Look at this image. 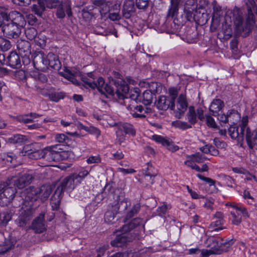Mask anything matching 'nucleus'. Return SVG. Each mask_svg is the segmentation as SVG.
<instances>
[{
  "instance_id": "9d476101",
  "label": "nucleus",
  "mask_w": 257,
  "mask_h": 257,
  "mask_svg": "<svg viewBox=\"0 0 257 257\" xmlns=\"http://www.w3.org/2000/svg\"><path fill=\"white\" fill-rule=\"evenodd\" d=\"M76 174H73L65 178L58 186L57 192H59V194L64 191H71L75 187L80 183V180L77 179Z\"/></svg>"
},
{
  "instance_id": "a878e982",
  "label": "nucleus",
  "mask_w": 257,
  "mask_h": 257,
  "mask_svg": "<svg viewBox=\"0 0 257 257\" xmlns=\"http://www.w3.org/2000/svg\"><path fill=\"white\" fill-rule=\"evenodd\" d=\"M40 116V115L36 113L31 112L29 113L19 114L15 116L16 120L20 122L28 123L33 122V119Z\"/></svg>"
},
{
  "instance_id": "f8f14e48",
  "label": "nucleus",
  "mask_w": 257,
  "mask_h": 257,
  "mask_svg": "<svg viewBox=\"0 0 257 257\" xmlns=\"http://www.w3.org/2000/svg\"><path fill=\"white\" fill-rule=\"evenodd\" d=\"M47 55L44 53L39 52L33 58V62L34 67L38 70L45 71L48 69Z\"/></svg>"
},
{
  "instance_id": "ea45409f",
  "label": "nucleus",
  "mask_w": 257,
  "mask_h": 257,
  "mask_svg": "<svg viewBox=\"0 0 257 257\" xmlns=\"http://www.w3.org/2000/svg\"><path fill=\"white\" fill-rule=\"evenodd\" d=\"M154 94L149 90L145 91L142 95V102L146 105H150L153 101Z\"/></svg>"
},
{
  "instance_id": "7ed1b4c3",
  "label": "nucleus",
  "mask_w": 257,
  "mask_h": 257,
  "mask_svg": "<svg viewBox=\"0 0 257 257\" xmlns=\"http://www.w3.org/2000/svg\"><path fill=\"white\" fill-rule=\"evenodd\" d=\"M246 5L248 11L246 21L244 22L242 17L239 15L236 17L234 21L237 32L240 34L243 33V37H246L248 35L255 23V17L252 10L256 8L254 0H247Z\"/></svg>"
},
{
  "instance_id": "bf43d9fd",
  "label": "nucleus",
  "mask_w": 257,
  "mask_h": 257,
  "mask_svg": "<svg viewBox=\"0 0 257 257\" xmlns=\"http://www.w3.org/2000/svg\"><path fill=\"white\" fill-rule=\"evenodd\" d=\"M136 6L139 9H145L148 7L149 0H136Z\"/></svg>"
},
{
  "instance_id": "5fc2aeb1",
  "label": "nucleus",
  "mask_w": 257,
  "mask_h": 257,
  "mask_svg": "<svg viewBox=\"0 0 257 257\" xmlns=\"http://www.w3.org/2000/svg\"><path fill=\"white\" fill-rule=\"evenodd\" d=\"M83 128L89 133L95 135L97 137L99 136L100 135V131L99 130L94 126H83Z\"/></svg>"
},
{
  "instance_id": "8fccbe9b",
  "label": "nucleus",
  "mask_w": 257,
  "mask_h": 257,
  "mask_svg": "<svg viewBox=\"0 0 257 257\" xmlns=\"http://www.w3.org/2000/svg\"><path fill=\"white\" fill-rule=\"evenodd\" d=\"M60 200L59 196L56 197L55 195L52 196L51 198V205L53 210H57L60 205Z\"/></svg>"
},
{
  "instance_id": "cd10ccee",
  "label": "nucleus",
  "mask_w": 257,
  "mask_h": 257,
  "mask_svg": "<svg viewBox=\"0 0 257 257\" xmlns=\"http://www.w3.org/2000/svg\"><path fill=\"white\" fill-rule=\"evenodd\" d=\"M224 106V102L220 99H214L209 107V111L212 113L214 116L218 114V112Z\"/></svg>"
},
{
  "instance_id": "052dcab7",
  "label": "nucleus",
  "mask_w": 257,
  "mask_h": 257,
  "mask_svg": "<svg viewBox=\"0 0 257 257\" xmlns=\"http://www.w3.org/2000/svg\"><path fill=\"white\" fill-rule=\"evenodd\" d=\"M86 162L90 164L93 163H100L101 162V158L99 156H91L86 160Z\"/></svg>"
},
{
  "instance_id": "c756f323",
  "label": "nucleus",
  "mask_w": 257,
  "mask_h": 257,
  "mask_svg": "<svg viewBox=\"0 0 257 257\" xmlns=\"http://www.w3.org/2000/svg\"><path fill=\"white\" fill-rule=\"evenodd\" d=\"M115 124H116L119 130L123 131L126 134L133 136L136 135V130L131 123L119 122L115 123Z\"/></svg>"
},
{
  "instance_id": "9b49d317",
  "label": "nucleus",
  "mask_w": 257,
  "mask_h": 257,
  "mask_svg": "<svg viewBox=\"0 0 257 257\" xmlns=\"http://www.w3.org/2000/svg\"><path fill=\"white\" fill-rule=\"evenodd\" d=\"M35 177L34 175L29 172L20 173L18 176L13 177L12 182L14 185L18 189H22L30 184Z\"/></svg>"
},
{
  "instance_id": "6ab92c4d",
  "label": "nucleus",
  "mask_w": 257,
  "mask_h": 257,
  "mask_svg": "<svg viewBox=\"0 0 257 257\" xmlns=\"http://www.w3.org/2000/svg\"><path fill=\"white\" fill-rule=\"evenodd\" d=\"M97 82L98 83L96 88L101 93L105 95H110L111 96L114 95L116 93L114 92L113 88L108 84H105L104 80L103 78L99 77Z\"/></svg>"
},
{
  "instance_id": "de8ad7c7",
  "label": "nucleus",
  "mask_w": 257,
  "mask_h": 257,
  "mask_svg": "<svg viewBox=\"0 0 257 257\" xmlns=\"http://www.w3.org/2000/svg\"><path fill=\"white\" fill-rule=\"evenodd\" d=\"M189 158L192 159L193 161L198 163H202L204 162L206 159V157L203 156L200 153H197L195 154H192L189 156Z\"/></svg>"
},
{
  "instance_id": "338daca9",
  "label": "nucleus",
  "mask_w": 257,
  "mask_h": 257,
  "mask_svg": "<svg viewBox=\"0 0 257 257\" xmlns=\"http://www.w3.org/2000/svg\"><path fill=\"white\" fill-rule=\"evenodd\" d=\"M223 180L227 186L229 187H233V184H234V181L231 177L226 175L224 176L223 177Z\"/></svg>"
},
{
  "instance_id": "13d9d810",
  "label": "nucleus",
  "mask_w": 257,
  "mask_h": 257,
  "mask_svg": "<svg viewBox=\"0 0 257 257\" xmlns=\"http://www.w3.org/2000/svg\"><path fill=\"white\" fill-rule=\"evenodd\" d=\"M231 214L233 217L232 222L235 225H238L241 222V216L239 214H236L234 212H231Z\"/></svg>"
},
{
  "instance_id": "a19ab883",
  "label": "nucleus",
  "mask_w": 257,
  "mask_h": 257,
  "mask_svg": "<svg viewBox=\"0 0 257 257\" xmlns=\"http://www.w3.org/2000/svg\"><path fill=\"white\" fill-rule=\"evenodd\" d=\"M169 94L170 96L169 99L172 101L171 110H174L175 107V99L178 94V90L175 87H171L168 89Z\"/></svg>"
},
{
  "instance_id": "ddd939ff",
  "label": "nucleus",
  "mask_w": 257,
  "mask_h": 257,
  "mask_svg": "<svg viewBox=\"0 0 257 257\" xmlns=\"http://www.w3.org/2000/svg\"><path fill=\"white\" fill-rule=\"evenodd\" d=\"M3 19L7 21L11 20V22L22 28L24 27L26 24V21L24 16L21 13L17 11L12 12L9 15L7 14H4Z\"/></svg>"
},
{
  "instance_id": "f704fd0d",
  "label": "nucleus",
  "mask_w": 257,
  "mask_h": 257,
  "mask_svg": "<svg viewBox=\"0 0 257 257\" xmlns=\"http://www.w3.org/2000/svg\"><path fill=\"white\" fill-rule=\"evenodd\" d=\"M103 192L105 194L108 193L110 198L112 196L113 200L114 197H116V194H119V193L122 192L113 187L111 184H106L103 188Z\"/></svg>"
},
{
  "instance_id": "58836bf2",
  "label": "nucleus",
  "mask_w": 257,
  "mask_h": 257,
  "mask_svg": "<svg viewBox=\"0 0 257 257\" xmlns=\"http://www.w3.org/2000/svg\"><path fill=\"white\" fill-rule=\"evenodd\" d=\"M14 247V244L11 240H6L2 244H0V254L6 253Z\"/></svg>"
},
{
  "instance_id": "e2e57ef3",
  "label": "nucleus",
  "mask_w": 257,
  "mask_h": 257,
  "mask_svg": "<svg viewBox=\"0 0 257 257\" xmlns=\"http://www.w3.org/2000/svg\"><path fill=\"white\" fill-rule=\"evenodd\" d=\"M167 210V205L166 204H163V205L157 208V212L159 216H163L166 214Z\"/></svg>"
},
{
  "instance_id": "e433bc0d",
  "label": "nucleus",
  "mask_w": 257,
  "mask_h": 257,
  "mask_svg": "<svg viewBox=\"0 0 257 257\" xmlns=\"http://www.w3.org/2000/svg\"><path fill=\"white\" fill-rule=\"evenodd\" d=\"M141 208L140 203H137L134 204L131 208H130L126 212L125 219L128 220L133 217L136 215L140 211Z\"/></svg>"
},
{
  "instance_id": "c85d7f7f",
  "label": "nucleus",
  "mask_w": 257,
  "mask_h": 257,
  "mask_svg": "<svg viewBox=\"0 0 257 257\" xmlns=\"http://www.w3.org/2000/svg\"><path fill=\"white\" fill-rule=\"evenodd\" d=\"M39 198L42 201L47 200L52 193V188L50 185H42L40 188H38Z\"/></svg>"
},
{
  "instance_id": "37998d69",
  "label": "nucleus",
  "mask_w": 257,
  "mask_h": 257,
  "mask_svg": "<svg viewBox=\"0 0 257 257\" xmlns=\"http://www.w3.org/2000/svg\"><path fill=\"white\" fill-rule=\"evenodd\" d=\"M25 35L27 39H29L30 40H34L35 38H36V37L38 35L37 31V30L33 28V27H30L28 28L25 30Z\"/></svg>"
},
{
  "instance_id": "864d4df0",
  "label": "nucleus",
  "mask_w": 257,
  "mask_h": 257,
  "mask_svg": "<svg viewBox=\"0 0 257 257\" xmlns=\"http://www.w3.org/2000/svg\"><path fill=\"white\" fill-rule=\"evenodd\" d=\"M224 220L216 219V221L212 222L211 223L210 226L212 227H215L214 229V230L218 231V230H222V229L225 228V227H221L220 226L223 225L224 224Z\"/></svg>"
},
{
  "instance_id": "69168bd1",
  "label": "nucleus",
  "mask_w": 257,
  "mask_h": 257,
  "mask_svg": "<svg viewBox=\"0 0 257 257\" xmlns=\"http://www.w3.org/2000/svg\"><path fill=\"white\" fill-rule=\"evenodd\" d=\"M55 138L56 142L59 143H64L66 140L68 139L67 136L63 134H58L56 135Z\"/></svg>"
},
{
  "instance_id": "393cba45",
  "label": "nucleus",
  "mask_w": 257,
  "mask_h": 257,
  "mask_svg": "<svg viewBox=\"0 0 257 257\" xmlns=\"http://www.w3.org/2000/svg\"><path fill=\"white\" fill-rule=\"evenodd\" d=\"M7 62L12 68H18L21 66L19 55L16 52H11L7 57Z\"/></svg>"
},
{
  "instance_id": "603ef678",
  "label": "nucleus",
  "mask_w": 257,
  "mask_h": 257,
  "mask_svg": "<svg viewBox=\"0 0 257 257\" xmlns=\"http://www.w3.org/2000/svg\"><path fill=\"white\" fill-rule=\"evenodd\" d=\"M174 125L180 129L186 130L188 128H191V125L188 124L187 122L182 121H176L174 122Z\"/></svg>"
},
{
  "instance_id": "1a4fd4ad",
  "label": "nucleus",
  "mask_w": 257,
  "mask_h": 257,
  "mask_svg": "<svg viewBox=\"0 0 257 257\" xmlns=\"http://www.w3.org/2000/svg\"><path fill=\"white\" fill-rule=\"evenodd\" d=\"M17 47L20 55L22 58L23 63L25 65L30 64L33 58L30 43L24 40H18L17 42Z\"/></svg>"
},
{
  "instance_id": "72a5a7b5",
  "label": "nucleus",
  "mask_w": 257,
  "mask_h": 257,
  "mask_svg": "<svg viewBox=\"0 0 257 257\" xmlns=\"http://www.w3.org/2000/svg\"><path fill=\"white\" fill-rule=\"evenodd\" d=\"M27 140V138L26 136L20 134L14 135L8 139L9 143L18 145H22L25 143Z\"/></svg>"
},
{
  "instance_id": "79ce46f5",
  "label": "nucleus",
  "mask_w": 257,
  "mask_h": 257,
  "mask_svg": "<svg viewBox=\"0 0 257 257\" xmlns=\"http://www.w3.org/2000/svg\"><path fill=\"white\" fill-rule=\"evenodd\" d=\"M81 80L84 83L86 87H89L92 89H95L96 88L97 86L98 83L97 80L95 81L94 80L91 79L85 76H82L81 77Z\"/></svg>"
},
{
  "instance_id": "680f3d73",
  "label": "nucleus",
  "mask_w": 257,
  "mask_h": 257,
  "mask_svg": "<svg viewBox=\"0 0 257 257\" xmlns=\"http://www.w3.org/2000/svg\"><path fill=\"white\" fill-rule=\"evenodd\" d=\"M12 218L11 215L8 212H4L0 215V219L4 224H6Z\"/></svg>"
},
{
  "instance_id": "4c0bfd02",
  "label": "nucleus",
  "mask_w": 257,
  "mask_h": 257,
  "mask_svg": "<svg viewBox=\"0 0 257 257\" xmlns=\"http://www.w3.org/2000/svg\"><path fill=\"white\" fill-rule=\"evenodd\" d=\"M181 0H171V6L168 11V16L173 17L179 10V5Z\"/></svg>"
},
{
  "instance_id": "09e8293b",
  "label": "nucleus",
  "mask_w": 257,
  "mask_h": 257,
  "mask_svg": "<svg viewBox=\"0 0 257 257\" xmlns=\"http://www.w3.org/2000/svg\"><path fill=\"white\" fill-rule=\"evenodd\" d=\"M197 176L200 179L208 183L209 184L210 186H213V187L214 188V191H217V188L216 187L215 185V180H214L210 178L204 177L200 174H197Z\"/></svg>"
},
{
  "instance_id": "c03bdc74",
  "label": "nucleus",
  "mask_w": 257,
  "mask_h": 257,
  "mask_svg": "<svg viewBox=\"0 0 257 257\" xmlns=\"http://www.w3.org/2000/svg\"><path fill=\"white\" fill-rule=\"evenodd\" d=\"M34 40L37 45L43 48L46 45V37L45 35L40 33L37 35Z\"/></svg>"
},
{
  "instance_id": "4d7b16f0",
  "label": "nucleus",
  "mask_w": 257,
  "mask_h": 257,
  "mask_svg": "<svg viewBox=\"0 0 257 257\" xmlns=\"http://www.w3.org/2000/svg\"><path fill=\"white\" fill-rule=\"evenodd\" d=\"M206 121L207 126L212 128L217 127V124L214 119L212 116L209 115H206Z\"/></svg>"
},
{
  "instance_id": "473e14b6",
  "label": "nucleus",
  "mask_w": 257,
  "mask_h": 257,
  "mask_svg": "<svg viewBox=\"0 0 257 257\" xmlns=\"http://www.w3.org/2000/svg\"><path fill=\"white\" fill-rule=\"evenodd\" d=\"M48 68L51 67L56 70H58L60 68V62L57 57L52 53H49L47 55Z\"/></svg>"
},
{
  "instance_id": "20e7f679",
  "label": "nucleus",
  "mask_w": 257,
  "mask_h": 257,
  "mask_svg": "<svg viewBox=\"0 0 257 257\" xmlns=\"http://www.w3.org/2000/svg\"><path fill=\"white\" fill-rule=\"evenodd\" d=\"M233 243L232 239H224L217 236H209L205 241L206 246L214 254H220L227 251Z\"/></svg>"
},
{
  "instance_id": "39448f33",
  "label": "nucleus",
  "mask_w": 257,
  "mask_h": 257,
  "mask_svg": "<svg viewBox=\"0 0 257 257\" xmlns=\"http://www.w3.org/2000/svg\"><path fill=\"white\" fill-rule=\"evenodd\" d=\"M46 8L56 9V15L59 19H63L66 14L68 17L72 16L71 2L69 0H44Z\"/></svg>"
},
{
  "instance_id": "5701e85b",
  "label": "nucleus",
  "mask_w": 257,
  "mask_h": 257,
  "mask_svg": "<svg viewBox=\"0 0 257 257\" xmlns=\"http://www.w3.org/2000/svg\"><path fill=\"white\" fill-rule=\"evenodd\" d=\"M93 4L95 7H99V12L102 17H105L110 11L111 3L105 0H95L93 2Z\"/></svg>"
},
{
  "instance_id": "4be33fe9",
  "label": "nucleus",
  "mask_w": 257,
  "mask_h": 257,
  "mask_svg": "<svg viewBox=\"0 0 257 257\" xmlns=\"http://www.w3.org/2000/svg\"><path fill=\"white\" fill-rule=\"evenodd\" d=\"M135 12L134 0H125L122 9V15L125 19H129Z\"/></svg>"
},
{
  "instance_id": "2f4dec72",
  "label": "nucleus",
  "mask_w": 257,
  "mask_h": 257,
  "mask_svg": "<svg viewBox=\"0 0 257 257\" xmlns=\"http://www.w3.org/2000/svg\"><path fill=\"white\" fill-rule=\"evenodd\" d=\"M177 108L180 114L183 113L186 110L188 103L186 100V96L183 94H181L177 99Z\"/></svg>"
},
{
  "instance_id": "bb28decb",
  "label": "nucleus",
  "mask_w": 257,
  "mask_h": 257,
  "mask_svg": "<svg viewBox=\"0 0 257 257\" xmlns=\"http://www.w3.org/2000/svg\"><path fill=\"white\" fill-rule=\"evenodd\" d=\"M228 133L233 139H237L238 141L243 140L244 134L243 131L240 129L239 132V128L236 126H231L228 129Z\"/></svg>"
},
{
  "instance_id": "f257e3e1",
  "label": "nucleus",
  "mask_w": 257,
  "mask_h": 257,
  "mask_svg": "<svg viewBox=\"0 0 257 257\" xmlns=\"http://www.w3.org/2000/svg\"><path fill=\"white\" fill-rule=\"evenodd\" d=\"M26 194L25 200L22 199L21 210L18 219V224L21 227L25 226L30 222L35 210L33 201H37L40 197L38 188L34 186L28 187Z\"/></svg>"
},
{
  "instance_id": "dca6fc26",
  "label": "nucleus",
  "mask_w": 257,
  "mask_h": 257,
  "mask_svg": "<svg viewBox=\"0 0 257 257\" xmlns=\"http://www.w3.org/2000/svg\"><path fill=\"white\" fill-rule=\"evenodd\" d=\"M35 144H31L24 147L25 156H27L30 159L37 160L43 158L42 150L38 149L35 147Z\"/></svg>"
},
{
  "instance_id": "f03ea898",
  "label": "nucleus",
  "mask_w": 257,
  "mask_h": 257,
  "mask_svg": "<svg viewBox=\"0 0 257 257\" xmlns=\"http://www.w3.org/2000/svg\"><path fill=\"white\" fill-rule=\"evenodd\" d=\"M140 225H143L144 227V221L141 218H135L128 224L124 225L119 231L121 234H117L115 238L111 241V245L115 247H121L127 241H132L138 234L134 232L136 231L135 228Z\"/></svg>"
},
{
  "instance_id": "423d86ee",
  "label": "nucleus",
  "mask_w": 257,
  "mask_h": 257,
  "mask_svg": "<svg viewBox=\"0 0 257 257\" xmlns=\"http://www.w3.org/2000/svg\"><path fill=\"white\" fill-rule=\"evenodd\" d=\"M247 116L243 117L239 124L240 129L244 133L245 132V140L248 147L257 150V131L251 132L250 128L247 126Z\"/></svg>"
},
{
  "instance_id": "a211bd4d",
  "label": "nucleus",
  "mask_w": 257,
  "mask_h": 257,
  "mask_svg": "<svg viewBox=\"0 0 257 257\" xmlns=\"http://www.w3.org/2000/svg\"><path fill=\"white\" fill-rule=\"evenodd\" d=\"M116 197H114V201L112 203H116L117 206L119 207V209H121L125 210L128 207L131 206V200L127 198L124 197L123 192L119 193V194H116Z\"/></svg>"
},
{
  "instance_id": "b1692460",
  "label": "nucleus",
  "mask_w": 257,
  "mask_h": 257,
  "mask_svg": "<svg viewBox=\"0 0 257 257\" xmlns=\"http://www.w3.org/2000/svg\"><path fill=\"white\" fill-rule=\"evenodd\" d=\"M32 227L37 233H42L45 230L44 215L41 214L34 220L32 223Z\"/></svg>"
},
{
  "instance_id": "0eeeda50",
  "label": "nucleus",
  "mask_w": 257,
  "mask_h": 257,
  "mask_svg": "<svg viewBox=\"0 0 257 257\" xmlns=\"http://www.w3.org/2000/svg\"><path fill=\"white\" fill-rule=\"evenodd\" d=\"M61 145L47 147L42 150L43 159L48 162H57L61 160V153L64 151Z\"/></svg>"
},
{
  "instance_id": "6e6552de",
  "label": "nucleus",
  "mask_w": 257,
  "mask_h": 257,
  "mask_svg": "<svg viewBox=\"0 0 257 257\" xmlns=\"http://www.w3.org/2000/svg\"><path fill=\"white\" fill-rule=\"evenodd\" d=\"M113 76L115 79H117L112 80L116 87V95L119 99H124L125 95L129 91V86L127 83L122 79V77L119 73L113 71Z\"/></svg>"
},
{
  "instance_id": "0e129e2a",
  "label": "nucleus",
  "mask_w": 257,
  "mask_h": 257,
  "mask_svg": "<svg viewBox=\"0 0 257 257\" xmlns=\"http://www.w3.org/2000/svg\"><path fill=\"white\" fill-rule=\"evenodd\" d=\"M36 0H13L14 4L19 6H28L33 1Z\"/></svg>"
},
{
  "instance_id": "774afa93",
  "label": "nucleus",
  "mask_w": 257,
  "mask_h": 257,
  "mask_svg": "<svg viewBox=\"0 0 257 257\" xmlns=\"http://www.w3.org/2000/svg\"><path fill=\"white\" fill-rule=\"evenodd\" d=\"M108 245H103L97 249V255L96 257H101L104 255L105 251L108 249Z\"/></svg>"
},
{
  "instance_id": "f3484780",
  "label": "nucleus",
  "mask_w": 257,
  "mask_h": 257,
  "mask_svg": "<svg viewBox=\"0 0 257 257\" xmlns=\"http://www.w3.org/2000/svg\"><path fill=\"white\" fill-rule=\"evenodd\" d=\"M153 138L156 142L166 147L168 150L172 152H176L179 150V147L175 145L172 141L167 138L158 135H154Z\"/></svg>"
},
{
  "instance_id": "c9c22d12",
  "label": "nucleus",
  "mask_w": 257,
  "mask_h": 257,
  "mask_svg": "<svg viewBox=\"0 0 257 257\" xmlns=\"http://www.w3.org/2000/svg\"><path fill=\"white\" fill-rule=\"evenodd\" d=\"M237 116L238 114L236 111L234 110H229L227 112L226 114H222L220 115L218 117V119L221 122L226 123L229 121L231 122V117L232 116Z\"/></svg>"
},
{
  "instance_id": "412c9836",
  "label": "nucleus",
  "mask_w": 257,
  "mask_h": 257,
  "mask_svg": "<svg viewBox=\"0 0 257 257\" xmlns=\"http://www.w3.org/2000/svg\"><path fill=\"white\" fill-rule=\"evenodd\" d=\"M172 103V101L169 99V97L161 95L157 100L155 104L159 110H166L169 108L171 109Z\"/></svg>"
},
{
  "instance_id": "2eb2a0df",
  "label": "nucleus",
  "mask_w": 257,
  "mask_h": 257,
  "mask_svg": "<svg viewBox=\"0 0 257 257\" xmlns=\"http://www.w3.org/2000/svg\"><path fill=\"white\" fill-rule=\"evenodd\" d=\"M187 117L189 122L191 124H194L197 122V118L200 120H203L204 118L203 110L201 108H198L195 110L194 106H190L189 107Z\"/></svg>"
},
{
  "instance_id": "aec40b11",
  "label": "nucleus",
  "mask_w": 257,
  "mask_h": 257,
  "mask_svg": "<svg viewBox=\"0 0 257 257\" xmlns=\"http://www.w3.org/2000/svg\"><path fill=\"white\" fill-rule=\"evenodd\" d=\"M119 207L115 203H110L108 208L104 215L105 221L108 223H112L114 222V218L118 213Z\"/></svg>"
},
{
  "instance_id": "4468645a",
  "label": "nucleus",
  "mask_w": 257,
  "mask_h": 257,
  "mask_svg": "<svg viewBox=\"0 0 257 257\" xmlns=\"http://www.w3.org/2000/svg\"><path fill=\"white\" fill-rule=\"evenodd\" d=\"M22 28L10 22L3 27L4 33L10 39L18 38L21 34Z\"/></svg>"
},
{
  "instance_id": "a18cd8bd",
  "label": "nucleus",
  "mask_w": 257,
  "mask_h": 257,
  "mask_svg": "<svg viewBox=\"0 0 257 257\" xmlns=\"http://www.w3.org/2000/svg\"><path fill=\"white\" fill-rule=\"evenodd\" d=\"M11 44L9 40L0 37V49L3 51H7L11 49Z\"/></svg>"
},
{
  "instance_id": "6e6d98bb",
  "label": "nucleus",
  "mask_w": 257,
  "mask_h": 257,
  "mask_svg": "<svg viewBox=\"0 0 257 257\" xmlns=\"http://www.w3.org/2000/svg\"><path fill=\"white\" fill-rule=\"evenodd\" d=\"M127 108L130 109V113L134 118H144L146 117V115L144 113H140L137 110L133 109L134 108H133V107H132V105H130L129 106H128Z\"/></svg>"
},
{
  "instance_id": "7c9ffc66",
  "label": "nucleus",
  "mask_w": 257,
  "mask_h": 257,
  "mask_svg": "<svg viewBox=\"0 0 257 257\" xmlns=\"http://www.w3.org/2000/svg\"><path fill=\"white\" fill-rule=\"evenodd\" d=\"M16 193V188L12 187H6L3 192L2 197H5L4 203L7 204L13 200Z\"/></svg>"
},
{
  "instance_id": "3c124183",
  "label": "nucleus",
  "mask_w": 257,
  "mask_h": 257,
  "mask_svg": "<svg viewBox=\"0 0 257 257\" xmlns=\"http://www.w3.org/2000/svg\"><path fill=\"white\" fill-rule=\"evenodd\" d=\"M79 73L76 72L75 73H73L71 72H67L66 74L65 75V77L71 81L73 83L78 85L79 83L78 81L76 80L75 77L78 75Z\"/></svg>"
},
{
  "instance_id": "49530a36",
  "label": "nucleus",
  "mask_w": 257,
  "mask_h": 257,
  "mask_svg": "<svg viewBox=\"0 0 257 257\" xmlns=\"http://www.w3.org/2000/svg\"><path fill=\"white\" fill-rule=\"evenodd\" d=\"M49 99L53 101L58 102L60 99H63L64 94L63 92H54L48 94Z\"/></svg>"
}]
</instances>
